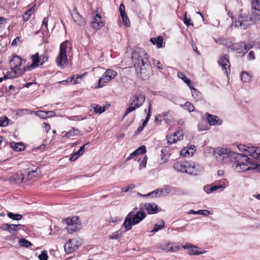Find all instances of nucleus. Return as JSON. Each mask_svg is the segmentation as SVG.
<instances>
[{
	"label": "nucleus",
	"instance_id": "38",
	"mask_svg": "<svg viewBox=\"0 0 260 260\" xmlns=\"http://www.w3.org/2000/svg\"><path fill=\"white\" fill-rule=\"evenodd\" d=\"M146 147L144 145L141 146L138 149H137L135 151L131 153V156L133 157L139 154H144L146 152Z\"/></svg>",
	"mask_w": 260,
	"mask_h": 260
},
{
	"label": "nucleus",
	"instance_id": "47",
	"mask_svg": "<svg viewBox=\"0 0 260 260\" xmlns=\"http://www.w3.org/2000/svg\"><path fill=\"white\" fill-rule=\"evenodd\" d=\"M19 244L21 246L25 247H29L32 245L30 242L24 239H21L19 240Z\"/></svg>",
	"mask_w": 260,
	"mask_h": 260
},
{
	"label": "nucleus",
	"instance_id": "45",
	"mask_svg": "<svg viewBox=\"0 0 260 260\" xmlns=\"http://www.w3.org/2000/svg\"><path fill=\"white\" fill-rule=\"evenodd\" d=\"M178 77L179 78L182 79L184 81V82L187 84L188 87H190V81L188 78H186V77L184 75L183 73L181 72H178Z\"/></svg>",
	"mask_w": 260,
	"mask_h": 260
},
{
	"label": "nucleus",
	"instance_id": "8",
	"mask_svg": "<svg viewBox=\"0 0 260 260\" xmlns=\"http://www.w3.org/2000/svg\"><path fill=\"white\" fill-rule=\"evenodd\" d=\"M134 67L138 76L143 80L148 79L152 74V69L149 61L141 63Z\"/></svg>",
	"mask_w": 260,
	"mask_h": 260
},
{
	"label": "nucleus",
	"instance_id": "13",
	"mask_svg": "<svg viewBox=\"0 0 260 260\" xmlns=\"http://www.w3.org/2000/svg\"><path fill=\"white\" fill-rule=\"evenodd\" d=\"M23 171L24 176L26 177V179H25V182L38 178L41 174V171L39 168H36L35 170L27 169Z\"/></svg>",
	"mask_w": 260,
	"mask_h": 260
},
{
	"label": "nucleus",
	"instance_id": "50",
	"mask_svg": "<svg viewBox=\"0 0 260 260\" xmlns=\"http://www.w3.org/2000/svg\"><path fill=\"white\" fill-rule=\"evenodd\" d=\"M74 80V76H72V77L69 78L67 80H62L59 81L58 83L60 84H62L63 85L72 84H73V80Z\"/></svg>",
	"mask_w": 260,
	"mask_h": 260
},
{
	"label": "nucleus",
	"instance_id": "41",
	"mask_svg": "<svg viewBox=\"0 0 260 260\" xmlns=\"http://www.w3.org/2000/svg\"><path fill=\"white\" fill-rule=\"evenodd\" d=\"M7 216L10 219L15 220H20L22 218V215L20 214H16L11 212H9L7 214Z\"/></svg>",
	"mask_w": 260,
	"mask_h": 260
},
{
	"label": "nucleus",
	"instance_id": "11",
	"mask_svg": "<svg viewBox=\"0 0 260 260\" xmlns=\"http://www.w3.org/2000/svg\"><path fill=\"white\" fill-rule=\"evenodd\" d=\"M117 75V73L116 71L112 69L107 70L103 74L102 76L99 78L98 80V86L96 87L102 88L104 87L106 83L115 78Z\"/></svg>",
	"mask_w": 260,
	"mask_h": 260
},
{
	"label": "nucleus",
	"instance_id": "63",
	"mask_svg": "<svg viewBox=\"0 0 260 260\" xmlns=\"http://www.w3.org/2000/svg\"><path fill=\"white\" fill-rule=\"evenodd\" d=\"M248 57L249 60H253L255 58L254 52L252 51H250L248 53Z\"/></svg>",
	"mask_w": 260,
	"mask_h": 260
},
{
	"label": "nucleus",
	"instance_id": "25",
	"mask_svg": "<svg viewBox=\"0 0 260 260\" xmlns=\"http://www.w3.org/2000/svg\"><path fill=\"white\" fill-rule=\"evenodd\" d=\"M196 151V147L194 145L189 147H185L180 151V155L183 157H189L192 156Z\"/></svg>",
	"mask_w": 260,
	"mask_h": 260
},
{
	"label": "nucleus",
	"instance_id": "49",
	"mask_svg": "<svg viewBox=\"0 0 260 260\" xmlns=\"http://www.w3.org/2000/svg\"><path fill=\"white\" fill-rule=\"evenodd\" d=\"M86 74V73L83 74V75H77L76 78L74 76V80H73V84H79L82 81L83 77Z\"/></svg>",
	"mask_w": 260,
	"mask_h": 260
},
{
	"label": "nucleus",
	"instance_id": "35",
	"mask_svg": "<svg viewBox=\"0 0 260 260\" xmlns=\"http://www.w3.org/2000/svg\"><path fill=\"white\" fill-rule=\"evenodd\" d=\"M91 107L93 109L94 112L96 114H101L104 112L106 110L104 106L102 107L99 105L93 104L91 105Z\"/></svg>",
	"mask_w": 260,
	"mask_h": 260
},
{
	"label": "nucleus",
	"instance_id": "56",
	"mask_svg": "<svg viewBox=\"0 0 260 260\" xmlns=\"http://www.w3.org/2000/svg\"><path fill=\"white\" fill-rule=\"evenodd\" d=\"M48 257L47 252L46 251H42L39 256V258L40 260H47Z\"/></svg>",
	"mask_w": 260,
	"mask_h": 260
},
{
	"label": "nucleus",
	"instance_id": "52",
	"mask_svg": "<svg viewBox=\"0 0 260 260\" xmlns=\"http://www.w3.org/2000/svg\"><path fill=\"white\" fill-rule=\"evenodd\" d=\"M147 156H145L143 157V158L141 160L140 164H139V170H142L143 168H146V164H147Z\"/></svg>",
	"mask_w": 260,
	"mask_h": 260
},
{
	"label": "nucleus",
	"instance_id": "24",
	"mask_svg": "<svg viewBox=\"0 0 260 260\" xmlns=\"http://www.w3.org/2000/svg\"><path fill=\"white\" fill-rule=\"evenodd\" d=\"M151 114V104L149 103V104L148 109V113H147V116H146L145 120L143 121V122L142 123V125L141 126H140L138 128V129L136 131V132H135V134H139V133H140L141 131H142L143 130L144 128L146 125L147 123H148V121H149V119L150 118Z\"/></svg>",
	"mask_w": 260,
	"mask_h": 260
},
{
	"label": "nucleus",
	"instance_id": "54",
	"mask_svg": "<svg viewBox=\"0 0 260 260\" xmlns=\"http://www.w3.org/2000/svg\"><path fill=\"white\" fill-rule=\"evenodd\" d=\"M121 16L122 18L123 22L124 23L126 27H129L130 26V21H129L126 14H125V15L124 14V15H121Z\"/></svg>",
	"mask_w": 260,
	"mask_h": 260
},
{
	"label": "nucleus",
	"instance_id": "64",
	"mask_svg": "<svg viewBox=\"0 0 260 260\" xmlns=\"http://www.w3.org/2000/svg\"><path fill=\"white\" fill-rule=\"evenodd\" d=\"M210 188H211V186H209V185H206L205 186H204V190L208 194L210 193H211L212 192L210 191Z\"/></svg>",
	"mask_w": 260,
	"mask_h": 260
},
{
	"label": "nucleus",
	"instance_id": "39",
	"mask_svg": "<svg viewBox=\"0 0 260 260\" xmlns=\"http://www.w3.org/2000/svg\"><path fill=\"white\" fill-rule=\"evenodd\" d=\"M11 147L16 151H20L23 150L24 146L21 143L13 142L11 144Z\"/></svg>",
	"mask_w": 260,
	"mask_h": 260
},
{
	"label": "nucleus",
	"instance_id": "58",
	"mask_svg": "<svg viewBox=\"0 0 260 260\" xmlns=\"http://www.w3.org/2000/svg\"><path fill=\"white\" fill-rule=\"evenodd\" d=\"M135 186L134 185H131L126 187L122 188L121 190L122 192H128L130 190H132L133 189H134L135 188Z\"/></svg>",
	"mask_w": 260,
	"mask_h": 260
},
{
	"label": "nucleus",
	"instance_id": "23",
	"mask_svg": "<svg viewBox=\"0 0 260 260\" xmlns=\"http://www.w3.org/2000/svg\"><path fill=\"white\" fill-rule=\"evenodd\" d=\"M72 18L74 21L79 25L83 26L85 24L84 18L77 11L72 14Z\"/></svg>",
	"mask_w": 260,
	"mask_h": 260
},
{
	"label": "nucleus",
	"instance_id": "33",
	"mask_svg": "<svg viewBox=\"0 0 260 260\" xmlns=\"http://www.w3.org/2000/svg\"><path fill=\"white\" fill-rule=\"evenodd\" d=\"M190 87H189L191 89L192 96L197 101L202 99V94L201 92L196 88L193 87L191 84L190 85Z\"/></svg>",
	"mask_w": 260,
	"mask_h": 260
},
{
	"label": "nucleus",
	"instance_id": "26",
	"mask_svg": "<svg viewBox=\"0 0 260 260\" xmlns=\"http://www.w3.org/2000/svg\"><path fill=\"white\" fill-rule=\"evenodd\" d=\"M88 143L83 145L80 147L78 151L73 153L70 156V160L71 161L76 160L81 155H82L84 152L85 146L87 145Z\"/></svg>",
	"mask_w": 260,
	"mask_h": 260
},
{
	"label": "nucleus",
	"instance_id": "36",
	"mask_svg": "<svg viewBox=\"0 0 260 260\" xmlns=\"http://www.w3.org/2000/svg\"><path fill=\"white\" fill-rule=\"evenodd\" d=\"M255 159L260 160V158H255ZM246 164L248 165V167H250V168L247 169V170H256L257 171L260 172V164H256L252 163L250 159L249 160H247V163Z\"/></svg>",
	"mask_w": 260,
	"mask_h": 260
},
{
	"label": "nucleus",
	"instance_id": "27",
	"mask_svg": "<svg viewBox=\"0 0 260 260\" xmlns=\"http://www.w3.org/2000/svg\"><path fill=\"white\" fill-rule=\"evenodd\" d=\"M207 120L210 125H220L221 122L219 121L218 118L215 115L208 114L207 115Z\"/></svg>",
	"mask_w": 260,
	"mask_h": 260
},
{
	"label": "nucleus",
	"instance_id": "55",
	"mask_svg": "<svg viewBox=\"0 0 260 260\" xmlns=\"http://www.w3.org/2000/svg\"><path fill=\"white\" fill-rule=\"evenodd\" d=\"M9 124V119L7 117L0 119V126H6Z\"/></svg>",
	"mask_w": 260,
	"mask_h": 260
},
{
	"label": "nucleus",
	"instance_id": "48",
	"mask_svg": "<svg viewBox=\"0 0 260 260\" xmlns=\"http://www.w3.org/2000/svg\"><path fill=\"white\" fill-rule=\"evenodd\" d=\"M32 112H30V113H32ZM33 113H35L36 114L41 118H47V112H45L43 111L39 110L37 112L33 111Z\"/></svg>",
	"mask_w": 260,
	"mask_h": 260
},
{
	"label": "nucleus",
	"instance_id": "14",
	"mask_svg": "<svg viewBox=\"0 0 260 260\" xmlns=\"http://www.w3.org/2000/svg\"><path fill=\"white\" fill-rule=\"evenodd\" d=\"M218 63L221 67L223 73L228 75L230 73V63L226 56H221L218 61Z\"/></svg>",
	"mask_w": 260,
	"mask_h": 260
},
{
	"label": "nucleus",
	"instance_id": "40",
	"mask_svg": "<svg viewBox=\"0 0 260 260\" xmlns=\"http://www.w3.org/2000/svg\"><path fill=\"white\" fill-rule=\"evenodd\" d=\"M188 214H201L204 216H207L209 215L210 212L208 210H199L198 211H194L193 210H191L189 211Z\"/></svg>",
	"mask_w": 260,
	"mask_h": 260
},
{
	"label": "nucleus",
	"instance_id": "20",
	"mask_svg": "<svg viewBox=\"0 0 260 260\" xmlns=\"http://www.w3.org/2000/svg\"><path fill=\"white\" fill-rule=\"evenodd\" d=\"M32 60V63L30 65H28L26 67V71H30L32 69L36 68L41 64V59L39 56V53H36L31 57Z\"/></svg>",
	"mask_w": 260,
	"mask_h": 260
},
{
	"label": "nucleus",
	"instance_id": "2",
	"mask_svg": "<svg viewBox=\"0 0 260 260\" xmlns=\"http://www.w3.org/2000/svg\"><path fill=\"white\" fill-rule=\"evenodd\" d=\"M173 168L177 172L191 175H197L203 171V168L198 164L187 161H177L174 164Z\"/></svg>",
	"mask_w": 260,
	"mask_h": 260
},
{
	"label": "nucleus",
	"instance_id": "59",
	"mask_svg": "<svg viewBox=\"0 0 260 260\" xmlns=\"http://www.w3.org/2000/svg\"><path fill=\"white\" fill-rule=\"evenodd\" d=\"M49 19L48 17H45L44 18L42 22V27L44 26L46 29L48 28V24Z\"/></svg>",
	"mask_w": 260,
	"mask_h": 260
},
{
	"label": "nucleus",
	"instance_id": "62",
	"mask_svg": "<svg viewBox=\"0 0 260 260\" xmlns=\"http://www.w3.org/2000/svg\"><path fill=\"white\" fill-rule=\"evenodd\" d=\"M215 41L217 43L220 44L224 45L226 43V41L224 39L220 38L218 39H215Z\"/></svg>",
	"mask_w": 260,
	"mask_h": 260
},
{
	"label": "nucleus",
	"instance_id": "61",
	"mask_svg": "<svg viewBox=\"0 0 260 260\" xmlns=\"http://www.w3.org/2000/svg\"><path fill=\"white\" fill-rule=\"evenodd\" d=\"M119 12L121 15H125V7L123 4H121L119 6Z\"/></svg>",
	"mask_w": 260,
	"mask_h": 260
},
{
	"label": "nucleus",
	"instance_id": "32",
	"mask_svg": "<svg viewBox=\"0 0 260 260\" xmlns=\"http://www.w3.org/2000/svg\"><path fill=\"white\" fill-rule=\"evenodd\" d=\"M150 41L153 45H156L158 48L162 47L163 38L161 36H158L156 38H152L150 39Z\"/></svg>",
	"mask_w": 260,
	"mask_h": 260
},
{
	"label": "nucleus",
	"instance_id": "22",
	"mask_svg": "<svg viewBox=\"0 0 260 260\" xmlns=\"http://www.w3.org/2000/svg\"><path fill=\"white\" fill-rule=\"evenodd\" d=\"M183 133L182 131H178L174 133L173 135L168 136V143L172 144L176 143L177 141L183 139Z\"/></svg>",
	"mask_w": 260,
	"mask_h": 260
},
{
	"label": "nucleus",
	"instance_id": "1",
	"mask_svg": "<svg viewBox=\"0 0 260 260\" xmlns=\"http://www.w3.org/2000/svg\"><path fill=\"white\" fill-rule=\"evenodd\" d=\"M214 155L220 161L227 162L229 161H234L232 165L233 169L237 172H242L247 171L250 168L248 167L247 160L250 158L246 155L231 151L228 148H216Z\"/></svg>",
	"mask_w": 260,
	"mask_h": 260
},
{
	"label": "nucleus",
	"instance_id": "16",
	"mask_svg": "<svg viewBox=\"0 0 260 260\" xmlns=\"http://www.w3.org/2000/svg\"><path fill=\"white\" fill-rule=\"evenodd\" d=\"M25 179H26V177H24L22 170L12 175L8 180L10 183L19 184L23 182H25Z\"/></svg>",
	"mask_w": 260,
	"mask_h": 260
},
{
	"label": "nucleus",
	"instance_id": "42",
	"mask_svg": "<svg viewBox=\"0 0 260 260\" xmlns=\"http://www.w3.org/2000/svg\"><path fill=\"white\" fill-rule=\"evenodd\" d=\"M181 107H183L184 109L187 110L189 112H193L194 110L192 104L188 102H186L184 105L180 104Z\"/></svg>",
	"mask_w": 260,
	"mask_h": 260
},
{
	"label": "nucleus",
	"instance_id": "18",
	"mask_svg": "<svg viewBox=\"0 0 260 260\" xmlns=\"http://www.w3.org/2000/svg\"><path fill=\"white\" fill-rule=\"evenodd\" d=\"M251 8L254 19L260 20V2L259 0H251Z\"/></svg>",
	"mask_w": 260,
	"mask_h": 260
},
{
	"label": "nucleus",
	"instance_id": "5",
	"mask_svg": "<svg viewBox=\"0 0 260 260\" xmlns=\"http://www.w3.org/2000/svg\"><path fill=\"white\" fill-rule=\"evenodd\" d=\"M145 217L146 213L143 211H139L136 214L133 211L129 212L122 224L125 232L131 230L133 226L140 223Z\"/></svg>",
	"mask_w": 260,
	"mask_h": 260
},
{
	"label": "nucleus",
	"instance_id": "44",
	"mask_svg": "<svg viewBox=\"0 0 260 260\" xmlns=\"http://www.w3.org/2000/svg\"><path fill=\"white\" fill-rule=\"evenodd\" d=\"M241 79L242 81L247 82L250 81L251 77L246 72H242L241 74Z\"/></svg>",
	"mask_w": 260,
	"mask_h": 260
},
{
	"label": "nucleus",
	"instance_id": "10",
	"mask_svg": "<svg viewBox=\"0 0 260 260\" xmlns=\"http://www.w3.org/2000/svg\"><path fill=\"white\" fill-rule=\"evenodd\" d=\"M63 222L66 225L67 230L69 234H73L81 229V224L78 216L67 218L64 219Z\"/></svg>",
	"mask_w": 260,
	"mask_h": 260
},
{
	"label": "nucleus",
	"instance_id": "3",
	"mask_svg": "<svg viewBox=\"0 0 260 260\" xmlns=\"http://www.w3.org/2000/svg\"><path fill=\"white\" fill-rule=\"evenodd\" d=\"M22 63L21 58L17 55L12 57L10 60L11 70L8 71L4 76L5 78H17L21 76L26 71V67L20 68Z\"/></svg>",
	"mask_w": 260,
	"mask_h": 260
},
{
	"label": "nucleus",
	"instance_id": "21",
	"mask_svg": "<svg viewBox=\"0 0 260 260\" xmlns=\"http://www.w3.org/2000/svg\"><path fill=\"white\" fill-rule=\"evenodd\" d=\"M185 249L188 250V253L190 255H199L206 252L205 250H201L196 246L186 244L182 247Z\"/></svg>",
	"mask_w": 260,
	"mask_h": 260
},
{
	"label": "nucleus",
	"instance_id": "7",
	"mask_svg": "<svg viewBox=\"0 0 260 260\" xmlns=\"http://www.w3.org/2000/svg\"><path fill=\"white\" fill-rule=\"evenodd\" d=\"M132 61L135 66L149 61L145 50L141 48H137L132 53Z\"/></svg>",
	"mask_w": 260,
	"mask_h": 260
},
{
	"label": "nucleus",
	"instance_id": "28",
	"mask_svg": "<svg viewBox=\"0 0 260 260\" xmlns=\"http://www.w3.org/2000/svg\"><path fill=\"white\" fill-rule=\"evenodd\" d=\"M166 192V193L168 194L170 192V187L168 186H164L161 190H156L149 193L148 196H152V197H157L159 196L163 192Z\"/></svg>",
	"mask_w": 260,
	"mask_h": 260
},
{
	"label": "nucleus",
	"instance_id": "29",
	"mask_svg": "<svg viewBox=\"0 0 260 260\" xmlns=\"http://www.w3.org/2000/svg\"><path fill=\"white\" fill-rule=\"evenodd\" d=\"M180 248V246L176 244H168L166 245H163L161 249L163 250L170 251L175 252L178 251Z\"/></svg>",
	"mask_w": 260,
	"mask_h": 260
},
{
	"label": "nucleus",
	"instance_id": "19",
	"mask_svg": "<svg viewBox=\"0 0 260 260\" xmlns=\"http://www.w3.org/2000/svg\"><path fill=\"white\" fill-rule=\"evenodd\" d=\"M105 24V21L102 19L101 16L96 14L93 18L91 23V27L96 30L100 29Z\"/></svg>",
	"mask_w": 260,
	"mask_h": 260
},
{
	"label": "nucleus",
	"instance_id": "37",
	"mask_svg": "<svg viewBox=\"0 0 260 260\" xmlns=\"http://www.w3.org/2000/svg\"><path fill=\"white\" fill-rule=\"evenodd\" d=\"M34 7L35 6H34L30 8H29L26 11V12L24 13V14L23 15L22 19L24 21H28L29 19L31 14L34 13V12H35V9L34 8Z\"/></svg>",
	"mask_w": 260,
	"mask_h": 260
},
{
	"label": "nucleus",
	"instance_id": "30",
	"mask_svg": "<svg viewBox=\"0 0 260 260\" xmlns=\"http://www.w3.org/2000/svg\"><path fill=\"white\" fill-rule=\"evenodd\" d=\"M229 185V181L226 179H223L221 180L220 184H216L211 186L210 191L212 192L220 188H225Z\"/></svg>",
	"mask_w": 260,
	"mask_h": 260
},
{
	"label": "nucleus",
	"instance_id": "53",
	"mask_svg": "<svg viewBox=\"0 0 260 260\" xmlns=\"http://www.w3.org/2000/svg\"><path fill=\"white\" fill-rule=\"evenodd\" d=\"M21 224H9V232L12 231L17 232L20 230Z\"/></svg>",
	"mask_w": 260,
	"mask_h": 260
},
{
	"label": "nucleus",
	"instance_id": "17",
	"mask_svg": "<svg viewBox=\"0 0 260 260\" xmlns=\"http://www.w3.org/2000/svg\"><path fill=\"white\" fill-rule=\"evenodd\" d=\"M252 47L251 45H246L243 43H236L233 45L232 49L237 53L244 54Z\"/></svg>",
	"mask_w": 260,
	"mask_h": 260
},
{
	"label": "nucleus",
	"instance_id": "12",
	"mask_svg": "<svg viewBox=\"0 0 260 260\" xmlns=\"http://www.w3.org/2000/svg\"><path fill=\"white\" fill-rule=\"evenodd\" d=\"M238 149L240 151L245 152V154L254 158H260V147L248 146L245 145H239Z\"/></svg>",
	"mask_w": 260,
	"mask_h": 260
},
{
	"label": "nucleus",
	"instance_id": "15",
	"mask_svg": "<svg viewBox=\"0 0 260 260\" xmlns=\"http://www.w3.org/2000/svg\"><path fill=\"white\" fill-rule=\"evenodd\" d=\"M81 244L80 241L69 240L64 245V250L67 253H71L77 250Z\"/></svg>",
	"mask_w": 260,
	"mask_h": 260
},
{
	"label": "nucleus",
	"instance_id": "57",
	"mask_svg": "<svg viewBox=\"0 0 260 260\" xmlns=\"http://www.w3.org/2000/svg\"><path fill=\"white\" fill-rule=\"evenodd\" d=\"M184 23L187 26L189 25H193V24L191 22V19L190 18H187L186 17V12L185 14L184 19L183 20Z\"/></svg>",
	"mask_w": 260,
	"mask_h": 260
},
{
	"label": "nucleus",
	"instance_id": "34",
	"mask_svg": "<svg viewBox=\"0 0 260 260\" xmlns=\"http://www.w3.org/2000/svg\"><path fill=\"white\" fill-rule=\"evenodd\" d=\"M82 135H83V134L80 131H79L77 129H75V128H74L72 129L69 131V132H68L66 134L65 137L67 138H70L72 137L76 136H77V135H81V136Z\"/></svg>",
	"mask_w": 260,
	"mask_h": 260
},
{
	"label": "nucleus",
	"instance_id": "51",
	"mask_svg": "<svg viewBox=\"0 0 260 260\" xmlns=\"http://www.w3.org/2000/svg\"><path fill=\"white\" fill-rule=\"evenodd\" d=\"M121 233L120 231H116L113 233L110 236L109 238L112 240H116L121 236Z\"/></svg>",
	"mask_w": 260,
	"mask_h": 260
},
{
	"label": "nucleus",
	"instance_id": "60",
	"mask_svg": "<svg viewBox=\"0 0 260 260\" xmlns=\"http://www.w3.org/2000/svg\"><path fill=\"white\" fill-rule=\"evenodd\" d=\"M41 59V64H43L48 60V56L46 54H44L43 55L40 56Z\"/></svg>",
	"mask_w": 260,
	"mask_h": 260
},
{
	"label": "nucleus",
	"instance_id": "9",
	"mask_svg": "<svg viewBox=\"0 0 260 260\" xmlns=\"http://www.w3.org/2000/svg\"><path fill=\"white\" fill-rule=\"evenodd\" d=\"M254 16L252 18L249 15L243 13L240 14L238 18V20L235 21V26L239 27L240 29H245L248 27L253 24L255 21Z\"/></svg>",
	"mask_w": 260,
	"mask_h": 260
},
{
	"label": "nucleus",
	"instance_id": "46",
	"mask_svg": "<svg viewBox=\"0 0 260 260\" xmlns=\"http://www.w3.org/2000/svg\"><path fill=\"white\" fill-rule=\"evenodd\" d=\"M198 127L199 131H204L208 129V125L205 121H203L198 124Z\"/></svg>",
	"mask_w": 260,
	"mask_h": 260
},
{
	"label": "nucleus",
	"instance_id": "43",
	"mask_svg": "<svg viewBox=\"0 0 260 260\" xmlns=\"http://www.w3.org/2000/svg\"><path fill=\"white\" fill-rule=\"evenodd\" d=\"M165 226V222L162 220H160L159 224H156L153 229L151 231V233H155L159 230L163 229Z\"/></svg>",
	"mask_w": 260,
	"mask_h": 260
},
{
	"label": "nucleus",
	"instance_id": "6",
	"mask_svg": "<svg viewBox=\"0 0 260 260\" xmlns=\"http://www.w3.org/2000/svg\"><path fill=\"white\" fill-rule=\"evenodd\" d=\"M69 44V41H66L60 44L59 52L56 58L55 61L57 66L61 69L67 67L69 64L67 51Z\"/></svg>",
	"mask_w": 260,
	"mask_h": 260
},
{
	"label": "nucleus",
	"instance_id": "31",
	"mask_svg": "<svg viewBox=\"0 0 260 260\" xmlns=\"http://www.w3.org/2000/svg\"><path fill=\"white\" fill-rule=\"evenodd\" d=\"M145 206L149 214H155L157 212L158 207L154 203L146 204Z\"/></svg>",
	"mask_w": 260,
	"mask_h": 260
},
{
	"label": "nucleus",
	"instance_id": "4",
	"mask_svg": "<svg viewBox=\"0 0 260 260\" xmlns=\"http://www.w3.org/2000/svg\"><path fill=\"white\" fill-rule=\"evenodd\" d=\"M145 101L146 95L144 93L137 92L133 94L129 100V105L125 111L124 117L140 108Z\"/></svg>",
	"mask_w": 260,
	"mask_h": 260
}]
</instances>
